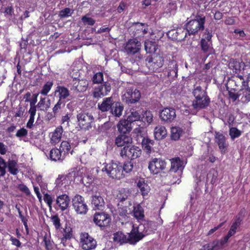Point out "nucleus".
Listing matches in <instances>:
<instances>
[{
    "mask_svg": "<svg viewBox=\"0 0 250 250\" xmlns=\"http://www.w3.org/2000/svg\"><path fill=\"white\" fill-rule=\"evenodd\" d=\"M72 205L75 210L78 214H85L88 210L84 198L79 194L76 195L72 199Z\"/></svg>",
    "mask_w": 250,
    "mask_h": 250,
    "instance_id": "6e6552de",
    "label": "nucleus"
},
{
    "mask_svg": "<svg viewBox=\"0 0 250 250\" xmlns=\"http://www.w3.org/2000/svg\"><path fill=\"white\" fill-rule=\"evenodd\" d=\"M6 167V163L2 158L0 157V177L3 176L5 174Z\"/></svg>",
    "mask_w": 250,
    "mask_h": 250,
    "instance_id": "09e8293b",
    "label": "nucleus"
},
{
    "mask_svg": "<svg viewBox=\"0 0 250 250\" xmlns=\"http://www.w3.org/2000/svg\"><path fill=\"white\" fill-rule=\"evenodd\" d=\"M71 9L69 8H65L64 9L61 10L59 13V17L60 18H63L65 17H68L71 15Z\"/></svg>",
    "mask_w": 250,
    "mask_h": 250,
    "instance_id": "864d4df0",
    "label": "nucleus"
},
{
    "mask_svg": "<svg viewBox=\"0 0 250 250\" xmlns=\"http://www.w3.org/2000/svg\"><path fill=\"white\" fill-rule=\"evenodd\" d=\"M141 48V43L136 38L130 39L126 43L124 50L128 55H133L138 53Z\"/></svg>",
    "mask_w": 250,
    "mask_h": 250,
    "instance_id": "1a4fd4ad",
    "label": "nucleus"
},
{
    "mask_svg": "<svg viewBox=\"0 0 250 250\" xmlns=\"http://www.w3.org/2000/svg\"><path fill=\"white\" fill-rule=\"evenodd\" d=\"M176 111L173 108H165L160 113L161 119L167 123L172 122L176 118Z\"/></svg>",
    "mask_w": 250,
    "mask_h": 250,
    "instance_id": "2eb2a0df",
    "label": "nucleus"
},
{
    "mask_svg": "<svg viewBox=\"0 0 250 250\" xmlns=\"http://www.w3.org/2000/svg\"><path fill=\"white\" fill-rule=\"evenodd\" d=\"M168 66V76L177 77L178 72V65L177 62L172 61L169 62Z\"/></svg>",
    "mask_w": 250,
    "mask_h": 250,
    "instance_id": "72a5a7b5",
    "label": "nucleus"
},
{
    "mask_svg": "<svg viewBox=\"0 0 250 250\" xmlns=\"http://www.w3.org/2000/svg\"><path fill=\"white\" fill-rule=\"evenodd\" d=\"M145 25V23H140V22H134L133 23L132 27H134L136 29L138 33L141 32V31H143V27Z\"/></svg>",
    "mask_w": 250,
    "mask_h": 250,
    "instance_id": "69168bd1",
    "label": "nucleus"
},
{
    "mask_svg": "<svg viewBox=\"0 0 250 250\" xmlns=\"http://www.w3.org/2000/svg\"><path fill=\"white\" fill-rule=\"evenodd\" d=\"M43 200L44 202L47 203L49 208H51L53 199L51 195L47 193L44 194L43 196Z\"/></svg>",
    "mask_w": 250,
    "mask_h": 250,
    "instance_id": "052dcab7",
    "label": "nucleus"
},
{
    "mask_svg": "<svg viewBox=\"0 0 250 250\" xmlns=\"http://www.w3.org/2000/svg\"><path fill=\"white\" fill-rule=\"evenodd\" d=\"M202 159L204 160L209 161L211 163H214L216 160L215 157H214L212 154H209L208 152L207 154L203 155Z\"/></svg>",
    "mask_w": 250,
    "mask_h": 250,
    "instance_id": "13d9d810",
    "label": "nucleus"
},
{
    "mask_svg": "<svg viewBox=\"0 0 250 250\" xmlns=\"http://www.w3.org/2000/svg\"><path fill=\"white\" fill-rule=\"evenodd\" d=\"M70 145L68 142L63 141L62 142L60 148L62 149L65 153H68L70 149Z\"/></svg>",
    "mask_w": 250,
    "mask_h": 250,
    "instance_id": "4d7b16f0",
    "label": "nucleus"
},
{
    "mask_svg": "<svg viewBox=\"0 0 250 250\" xmlns=\"http://www.w3.org/2000/svg\"><path fill=\"white\" fill-rule=\"evenodd\" d=\"M145 64L150 71H155L164 64V59L158 54L148 56L145 60Z\"/></svg>",
    "mask_w": 250,
    "mask_h": 250,
    "instance_id": "20e7f679",
    "label": "nucleus"
},
{
    "mask_svg": "<svg viewBox=\"0 0 250 250\" xmlns=\"http://www.w3.org/2000/svg\"><path fill=\"white\" fill-rule=\"evenodd\" d=\"M145 49L147 53H154L157 49V45L155 42L147 41L145 42Z\"/></svg>",
    "mask_w": 250,
    "mask_h": 250,
    "instance_id": "473e14b6",
    "label": "nucleus"
},
{
    "mask_svg": "<svg viewBox=\"0 0 250 250\" xmlns=\"http://www.w3.org/2000/svg\"><path fill=\"white\" fill-rule=\"evenodd\" d=\"M131 124L127 119L121 120L117 125L118 130L121 133H129L132 129Z\"/></svg>",
    "mask_w": 250,
    "mask_h": 250,
    "instance_id": "412c9836",
    "label": "nucleus"
},
{
    "mask_svg": "<svg viewBox=\"0 0 250 250\" xmlns=\"http://www.w3.org/2000/svg\"><path fill=\"white\" fill-rule=\"evenodd\" d=\"M50 159L53 161H62L64 159L63 156L62 155V151L60 149L57 148L52 149L49 153Z\"/></svg>",
    "mask_w": 250,
    "mask_h": 250,
    "instance_id": "c756f323",
    "label": "nucleus"
},
{
    "mask_svg": "<svg viewBox=\"0 0 250 250\" xmlns=\"http://www.w3.org/2000/svg\"><path fill=\"white\" fill-rule=\"evenodd\" d=\"M72 236V229L70 227L66 226L63 229V237L62 238V242L64 240L70 239Z\"/></svg>",
    "mask_w": 250,
    "mask_h": 250,
    "instance_id": "a19ab883",
    "label": "nucleus"
},
{
    "mask_svg": "<svg viewBox=\"0 0 250 250\" xmlns=\"http://www.w3.org/2000/svg\"><path fill=\"white\" fill-rule=\"evenodd\" d=\"M65 105V102L64 101H62L59 100L57 103L55 105L54 107L53 108V112L54 114H56L58 113V111L61 109L62 107Z\"/></svg>",
    "mask_w": 250,
    "mask_h": 250,
    "instance_id": "8fccbe9b",
    "label": "nucleus"
},
{
    "mask_svg": "<svg viewBox=\"0 0 250 250\" xmlns=\"http://www.w3.org/2000/svg\"><path fill=\"white\" fill-rule=\"evenodd\" d=\"M229 68L234 70V72L237 73L241 68L240 63L235 60H231L229 63Z\"/></svg>",
    "mask_w": 250,
    "mask_h": 250,
    "instance_id": "ea45409f",
    "label": "nucleus"
},
{
    "mask_svg": "<svg viewBox=\"0 0 250 250\" xmlns=\"http://www.w3.org/2000/svg\"><path fill=\"white\" fill-rule=\"evenodd\" d=\"M56 202L61 209L63 211L68 208L70 203V198L66 194H62L58 196Z\"/></svg>",
    "mask_w": 250,
    "mask_h": 250,
    "instance_id": "aec40b11",
    "label": "nucleus"
},
{
    "mask_svg": "<svg viewBox=\"0 0 250 250\" xmlns=\"http://www.w3.org/2000/svg\"><path fill=\"white\" fill-rule=\"evenodd\" d=\"M215 142L217 143L219 148L222 153H225L228 144L226 142V139L225 136L219 132H215Z\"/></svg>",
    "mask_w": 250,
    "mask_h": 250,
    "instance_id": "f3484780",
    "label": "nucleus"
},
{
    "mask_svg": "<svg viewBox=\"0 0 250 250\" xmlns=\"http://www.w3.org/2000/svg\"><path fill=\"white\" fill-rule=\"evenodd\" d=\"M210 103L209 96L194 98L192 101V106L196 110H200L207 108Z\"/></svg>",
    "mask_w": 250,
    "mask_h": 250,
    "instance_id": "dca6fc26",
    "label": "nucleus"
},
{
    "mask_svg": "<svg viewBox=\"0 0 250 250\" xmlns=\"http://www.w3.org/2000/svg\"><path fill=\"white\" fill-rule=\"evenodd\" d=\"M217 247L218 245L213 241L204 245L199 250H219Z\"/></svg>",
    "mask_w": 250,
    "mask_h": 250,
    "instance_id": "37998d69",
    "label": "nucleus"
},
{
    "mask_svg": "<svg viewBox=\"0 0 250 250\" xmlns=\"http://www.w3.org/2000/svg\"><path fill=\"white\" fill-rule=\"evenodd\" d=\"M65 180L66 179L64 176L62 175H59L58 178L56 180L55 183L56 184V187H61L62 185L65 183V182H63V181Z\"/></svg>",
    "mask_w": 250,
    "mask_h": 250,
    "instance_id": "e2e57ef3",
    "label": "nucleus"
},
{
    "mask_svg": "<svg viewBox=\"0 0 250 250\" xmlns=\"http://www.w3.org/2000/svg\"><path fill=\"white\" fill-rule=\"evenodd\" d=\"M154 141L147 137H144L142 140V148L147 153H150L153 150Z\"/></svg>",
    "mask_w": 250,
    "mask_h": 250,
    "instance_id": "5701e85b",
    "label": "nucleus"
},
{
    "mask_svg": "<svg viewBox=\"0 0 250 250\" xmlns=\"http://www.w3.org/2000/svg\"><path fill=\"white\" fill-rule=\"evenodd\" d=\"M137 187L140 188L143 196L147 195L149 191V187L144 180H139L137 183Z\"/></svg>",
    "mask_w": 250,
    "mask_h": 250,
    "instance_id": "e433bc0d",
    "label": "nucleus"
},
{
    "mask_svg": "<svg viewBox=\"0 0 250 250\" xmlns=\"http://www.w3.org/2000/svg\"><path fill=\"white\" fill-rule=\"evenodd\" d=\"M241 100L244 103H248L250 101V89L244 87L241 89Z\"/></svg>",
    "mask_w": 250,
    "mask_h": 250,
    "instance_id": "4c0bfd02",
    "label": "nucleus"
},
{
    "mask_svg": "<svg viewBox=\"0 0 250 250\" xmlns=\"http://www.w3.org/2000/svg\"><path fill=\"white\" fill-rule=\"evenodd\" d=\"M132 142V139L131 136L127 133H121L118 135L115 139V143L118 146H128Z\"/></svg>",
    "mask_w": 250,
    "mask_h": 250,
    "instance_id": "a211bd4d",
    "label": "nucleus"
},
{
    "mask_svg": "<svg viewBox=\"0 0 250 250\" xmlns=\"http://www.w3.org/2000/svg\"><path fill=\"white\" fill-rule=\"evenodd\" d=\"M141 97V93L138 90L127 88L122 97V100L129 105L138 104H140L139 100Z\"/></svg>",
    "mask_w": 250,
    "mask_h": 250,
    "instance_id": "39448f33",
    "label": "nucleus"
},
{
    "mask_svg": "<svg viewBox=\"0 0 250 250\" xmlns=\"http://www.w3.org/2000/svg\"><path fill=\"white\" fill-rule=\"evenodd\" d=\"M82 247L84 250H91L96 248L97 243L87 233H84L81 238Z\"/></svg>",
    "mask_w": 250,
    "mask_h": 250,
    "instance_id": "ddd939ff",
    "label": "nucleus"
},
{
    "mask_svg": "<svg viewBox=\"0 0 250 250\" xmlns=\"http://www.w3.org/2000/svg\"><path fill=\"white\" fill-rule=\"evenodd\" d=\"M166 163L161 159L154 158L149 163L148 168L154 174H158L161 170L165 169Z\"/></svg>",
    "mask_w": 250,
    "mask_h": 250,
    "instance_id": "9b49d317",
    "label": "nucleus"
},
{
    "mask_svg": "<svg viewBox=\"0 0 250 250\" xmlns=\"http://www.w3.org/2000/svg\"><path fill=\"white\" fill-rule=\"evenodd\" d=\"M111 90L110 84L105 82L103 85L94 88L93 92V96L94 98L99 99L107 95Z\"/></svg>",
    "mask_w": 250,
    "mask_h": 250,
    "instance_id": "4468645a",
    "label": "nucleus"
},
{
    "mask_svg": "<svg viewBox=\"0 0 250 250\" xmlns=\"http://www.w3.org/2000/svg\"><path fill=\"white\" fill-rule=\"evenodd\" d=\"M154 134L155 138L156 140H160L166 136L167 132L164 126L159 125L155 128Z\"/></svg>",
    "mask_w": 250,
    "mask_h": 250,
    "instance_id": "cd10ccee",
    "label": "nucleus"
},
{
    "mask_svg": "<svg viewBox=\"0 0 250 250\" xmlns=\"http://www.w3.org/2000/svg\"><path fill=\"white\" fill-rule=\"evenodd\" d=\"M187 35V31L185 28L181 27L176 29H172L167 33V36L172 40L181 42L185 40Z\"/></svg>",
    "mask_w": 250,
    "mask_h": 250,
    "instance_id": "f8f14e48",
    "label": "nucleus"
},
{
    "mask_svg": "<svg viewBox=\"0 0 250 250\" xmlns=\"http://www.w3.org/2000/svg\"><path fill=\"white\" fill-rule=\"evenodd\" d=\"M205 22V17L197 14L185 25L187 34L188 35L197 34L199 31L204 30Z\"/></svg>",
    "mask_w": 250,
    "mask_h": 250,
    "instance_id": "f257e3e1",
    "label": "nucleus"
},
{
    "mask_svg": "<svg viewBox=\"0 0 250 250\" xmlns=\"http://www.w3.org/2000/svg\"><path fill=\"white\" fill-rule=\"evenodd\" d=\"M133 167V163L131 161H127L124 163L123 171L125 170L126 172H129L132 170Z\"/></svg>",
    "mask_w": 250,
    "mask_h": 250,
    "instance_id": "5fc2aeb1",
    "label": "nucleus"
},
{
    "mask_svg": "<svg viewBox=\"0 0 250 250\" xmlns=\"http://www.w3.org/2000/svg\"><path fill=\"white\" fill-rule=\"evenodd\" d=\"M147 234V230H146L144 225L140 224L136 228L133 226V228L129 233L126 242L134 245L142 239Z\"/></svg>",
    "mask_w": 250,
    "mask_h": 250,
    "instance_id": "f03ea898",
    "label": "nucleus"
},
{
    "mask_svg": "<svg viewBox=\"0 0 250 250\" xmlns=\"http://www.w3.org/2000/svg\"><path fill=\"white\" fill-rule=\"evenodd\" d=\"M144 117H146L145 119L148 124L152 122L153 120V115L150 112L146 111Z\"/></svg>",
    "mask_w": 250,
    "mask_h": 250,
    "instance_id": "774afa93",
    "label": "nucleus"
},
{
    "mask_svg": "<svg viewBox=\"0 0 250 250\" xmlns=\"http://www.w3.org/2000/svg\"><path fill=\"white\" fill-rule=\"evenodd\" d=\"M27 134V130L24 128H22L19 130H18L16 136L18 137H21L26 136Z\"/></svg>",
    "mask_w": 250,
    "mask_h": 250,
    "instance_id": "338daca9",
    "label": "nucleus"
},
{
    "mask_svg": "<svg viewBox=\"0 0 250 250\" xmlns=\"http://www.w3.org/2000/svg\"><path fill=\"white\" fill-rule=\"evenodd\" d=\"M103 73L99 72L94 75L92 81L94 83H101L103 82Z\"/></svg>",
    "mask_w": 250,
    "mask_h": 250,
    "instance_id": "49530a36",
    "label": "nucleus"
},
{
    "mask_svg": "<svg viewBox=\"0 0 250 250\" xmlns=\"http://www.w3.org/2000/svg\"><path fill=\"white\" fill-rule=\"evenodd\" d=\"M82 21L83 23H86L89 25H93L95 21L91 18L87 17L86 16H83Z\"/></svg>",
    "mask_w": 250,
    "mask_h": 250,
    "instance_id": "bf43d9fd",
    "label": "nucleus"
},
{
    "mask_svg": "<svg viewBox=\"0 0 250 250\" xmlns=\"http://www.w3.org/2000/svg\"><path fill=\"white\" fill-rule=\"evenodd\" d=\"M18 189L22 192H24L26 195L30 194V190L24 184H21L18 186Z\"/></svg>",
    "mask_w": 250,
    "mask_h": 250,
    "instance_id": "0e129e2a",
    "label": "nucleus"
},
{
    "mask_svg": "<svg viewBox=\"0 0 250 250\" xmlns=\"http://www.w3.org/2000/svg\"><path fill=\"white\" fill-rule=\"evenodd\" d=\"M194 98L208 96L206 90L200 85H194L192 92Z\"/></svg>",
    "mask_w": 250,
    "mask_h": 250,
    "instance_id": "7c9ffc66",
    "label": "nucleus"
},
{
    "mask_svg": "<svg viewBox=\"0 0 250 250\" xmlns=\"http://www.w3.org/2000/svg\"><path fill=\"white\" fill-rule=\"evenodd\" d=\"M229 134L231 140H234L235 138L239 137L241 135V131L236 127H231L229 129Z\"/></svg>",
    "mask_w": 250,
    "mask_h": 250,
    "instance_id": "c03bdc74",
    "label": "nucleus"
},
{
    "mask_svg": "<svg viewBox=\"0 0 250 250\" xmlns=\"http://www.w3.org/2000/svg\"><path fill=\"white\" fill-rule=\"evenodd\" d=\"M78 125L81 129L88 130L92 128L91 124L94 122L93 116L88 113L81 112L77 115Z\"/></svg>",
    "mask_w": 250,
    "mask_h": 250,
    "instance_id": "423d86ee",
    "label": "nucleus"
},
{
    "mask_svg": "<svg viewBox=\"0 0 250 250\" xmlns=\"http://www.w3.org/2000/svg\"><path fill=\"white\" fill-rule=\"evenodd\" d=\"M53 223V225H54L55 228L58 229H59L61 227V223H60V219L59 218L58 216L57 215H53L51 218Z\"/></svg>",
    "mask_w": 250,
    "mask_h": 250,
    "instance_id": "6e6d98bb",
    "label": "nucleus"
},
{
    "mask_svg": "<svg viewBox=\"0 0 250 250\" xmlns=\"http://www.w3.org/2000/svg\"><path fill=\"white\" fill-rule=\"evenodd\" d=\"M134 217L138 220H142L144 217V209L140 205H138L136 207H133Z\"/></svg>",
    "mask_w": 250,
    "mask_h": 250,
    "instance_id": "c9c22d12",
    "label": "nucleus"
},
{
    "mask_svg": "<svg viewBox=\"0 0 250 250\" xmlns=\"http://www.w3.org/2000/svg\"><path fill=\"white\" fill-rule=\"evenodd\" d=\"M53 83L52 82L48 81L43 85L41 91V93L43 95H47L48 92L52 87Z\"/></svg>",
    "mask_w": 250,
    "mask_h": 250,
    "instance_id": "a18cd8bd",
    "label": "nucleus"
},
{
    "mask_svg": "<svg viewBox=\"0 0 250 250\" xmlns=\"http://www.w3.org/2000/svg\"><path fill=\"white\" fill-rule=\"evenodd\" d=\"M93 221L100 228H105L109 225L111 218L108 214L104 212H99L95 213Z\"/></svg>",
    "mask_w": 250,
    "mask_h": 250,
    "instance_id": "9d476101",
    "label": "nucleus"
},
{
    "mask_svg": "<svg viewBox=\"0 0 250 250\" xmlns=\"http://www.w3.org/2000/svg\"><path fill=\"white\" fill-rule=\"evenodd\" d=\"M117 199L119 201L118 206L122 208H128L132 205L130 199L125 193H120L117 196Z\"/></svg>",
    "mask_w": 250,
    "mask_h": 250,
    "instance_id": "b1692460",
    "label": "nucleus"
},
{
    "mask_svg": "<svg viewBox=\"0 0 250 250\" xmlns=\"http://www.w3.org/2000/svg\"><path fill=\"white\" fill-rule=\"evenodd\" d=\"M229 95L230 98H231L233 101L236 100L238 98H240L241 96V89L237 93H235L234 92L229 91Z\"/></svg>",
    "mask_w": 250,
    "mask_h": 250,
    "instance_id": "680f3d73",
    "label": "nucleus"
},
{
    "mask_svg": "<svg viewBox=\"0 0 250 250\" xmlns=\"http://www.w3.org/2000/svg\"><path fill=\"white\" fill-rule=\"evenodd\" d=\"M171 167L170 169V172H176L178 170H180L182 171L183 169V163L180 159L179 158H176L175 159H172L171 160Z\"/></svg>",
    "mask_w": 250,
    "mask_h": 250,
    "instance_id": "a878e982",
    "label": "nucleus"
},
{
    "mask_svg": "<svg viewBox=\"0 0 250 250\" xmlns=\"http://www.w3.org/2000/svg\"><path fill=\"white\" fill-rule=\"evenodd\" d=\"M183 130L179 127L174 126L171 129V138L173 140H178L183 133Z\"/></svg>",
    "mask_w": 250,
    "mask_h": 250,
    "instance_id": "f704fd0d",
    "label": "nucleus"
},
{
    "mask_svg": "<svg viewBox=\"0 0 250 250\" xmlns=\"http://www.w3.org/2000/svg\"><path fill=\"white\" fill-rule=\"evenodd\" d=\"M91 203L94 206L95 209H102L104 208L105 203L103 198L100 195L96 194L92 197Z\"/></svg>",
    "mask_w": 250,
    "mask_h": 250,
    "instance_id": "4be33fe9",
    "label": "nucleus"
},
{
    "mask_svg": "<svg viewBox=\"0 0 250 250\" xmlns=\"http://www.w3.org/2000/svg\"><path fill=\"white\" fill-rule=\"evenodd\" d=\"M209 41H207L206 39H202L201 41V46L202 50L205 52H208L210 49V45L208 43Z\"/></svg>",
    "mask_w": 250,
    "mask_h": 250,
    "instance_id": "603ef678",
    "label": "nucleus"
},
{
    "mask_svg": "<svg viewBox=\"0 0 250 250\" xmlns=\"http://www.w3.org/2000/svg\"><path fill=\"white\" fill-rule=\"evenodd\" d=\"M63 129L62 126H59L53 132L51 138V142L54 144L58 143L62 138Z\"/></svg>",
    "mask_w": 250,
    "mask_h": 250,
    "instance_id": "c85d7f7f",
    "label": "nucleus"
},
{
    "mask_svg": "<svg viewBox=\"0 0 250 250\" xmlns=\"http://www.w3.org/2000/svg\"><path fill=\"white\" fill-rule=\"evenodd\" d=\"M114 103L112 97L105 98L103 99L101 104H98V108L102 112H106L110 110Z\"/></svg>",
    "mask_w": 250,
    "mask_h": 250,
    "instance_id": "6ab92c4d",
    "label": "nucleus"
},
{
    "mask_svg": "<svg viewBox=\"0 0 250 250\" xmlns=\"http://www.w3.org/2000/svg\"><path fill=\"white\" fill-rule=\"evenodd\" d=\"M143 112L141 108H138L137 110L132 109L131 110L130 114L127 117V119L131 124L134 122L138 121L142 118L141 115Z\"/></svg>",
    "mask_w": 250,
    "mask_h": 250,
    "instance_id": "bb28decb",
    "label": "nucleus"
},
{
    "mask_svg": "<svg viewBox=\"0 0 250 250\" xmlns=\"http://www.w3.org/2000/svg\"><path fill=\"white\" fill-rule=\"evenodd\" d=\"M124 105L120 102H115L110 109V113L115 117L119 118L122 115Z\"/></svg>",
    "mask_w": 250,
    "mask_h": 250,
    "instance_id": "393cba45",
    "label": "nucleus"
},
{
    "mask_svg": "<svg viewBox=\"0 0 250 250\" xmlns=\"http://www.w3.org/2000/svg\"><path fill=\"white\" fill-rule=\"evenodd\" d=\"M141 150L135 146H126L121 150L120 155L123 158L134 160L140 156Z\"/></svg>",
    "mask_w": 250,
    "mask_h": 250,
    "instance_id": "0eeeda50",
    "label": "nucleus"
},
{
    "mask_svg": "<svg viewBox=\"0 0 250 250\" xmlns=\"http://www.w3.org/2000/svg\"><path fill=\"white\" fill-rule=\"evenodd\" d=\"M242 219H243L240 214L237 215L235 217L234 222L232 224L230 228L236 231L237 229L240 225L241 222L242 221Z\"/></svg>",
    "mask_w": 250,
    "mask_h": 250,
    "instance_id": "3c124183",
    "label": "nucleus"
},
{
    "mask_svg": "<svg viewBox=\"0 0 250 250\" xmlns=\"http://www.w3.org/2000/svg\"><path fill=\"white\" fill-rule=\"evenodd\" d=\"M16 165L17 162L15 160H10L8 161L7 166L9 171L13 175H16L18 172V168L15 167Z\"/></svg>",
    "mask_w": 250,
    "mask_h": 250,
    "instance_id": "58836bf2",
    "label": "nucleus"
},
{
    "mask_svg": "<svg viewBox=\"0 0 250 250\" xmlns=\"http://www.w3.org/2000/svg\"><path fill=\"white\" fill-rule=\"evenodd\" d=\"M102 171H106L107 174L112 179H120L123 177V167L116 163L106 164Z\"/></svg>",
    "mask_w": 250,
    "mask_h": 250,
    "instance_id": "7ed1b4c3",
    "label": "nucleus"
},
{
    "mask_svg": "<svg viewBox=\"0 0 250 250\" xmlns=\"http://www.w3.org/2000/svg\"><path fill=\"white\" fill-rule=\"evenodd\" d=\"M55 92H59V100L62 101H64V100L69 96V90L64 86H58Z\"/></svg>",
    "mask_w": 250,
    "mask_h": 250,
    "instance_id": "2f4dec72",
    "label": "nucleus"
},
{
    "mask_svg": "<svg viewBox=\"0 0 250 250\" xmlns=\"http://www.w3.org/2000/svg\"><path fill=\"white\" fill-rule=\"evenodd\" d=\"M229 236L227 235L224 238L223 240H214V242L216 243L218 247H217L219 250L222 249L224 247L226 244L227 243L229 239Z\"/></svg>",
    "mask_w": 250,
    "mask_h": 250,
    "instance_id": "de8ad7c7",
    "label": "nucleus"
},
{
    "mask_svg": "<svg viewBox=\"0 0 250 250\" xmlns=\"http://www.w3.org/2000/svg\"><path fill=\"white\" fill-rule=\"evenodd\" d=\"M88 85V82L86 80H85V79L80 80L79 85H77V86H78V92L85 91L86 90Z\"/></svg>",
    "mask_w": 250,
    "mask_h": 250,
    "instance_id": "79ce46f5",
    "label": "nucleus"
}]
</instances>
